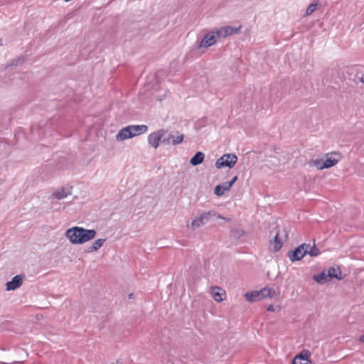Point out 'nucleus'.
<instances>
[{
  "instance_id": "f257e3e1",
  "label": "nucleus",
  "mask_w": 364,
  "mask_h": 364,
  "mask_svg": "<svg viewBox=\"0 0 364 364\" xmlns=\"http://www.w3.org/2000/svg\"><path fill=\"white\" fill-rule=\"evenodd\" d=\"M97 231L94 229H85L75 226L68 229L65 236L72 244L80 245L86 243L95 237Z\"/></svg>"
},
{
  "instance_id": "f03ea898",
  "label": "nucleus",
  "mask_w": 364,
  "mask_h": 364,
  "mask_svg": "<svg viewBox=\"0 0 364 364\" xmlns=\"http://www.w3.org/2000/svg\"><path fill=\"white\" fill-rule=\"evenodd\" d=\"M215 215L216 211L214 210L205 211L192 220L191 226L193 230L198 228L210 222Z\"/></svg>"
},
{
  "instance_id": "7ed1b4c3",
  "label": "nucleus",
  "mask_w": 364,
  "mask_h": 364,
  "mask_svg": "<svg viewBox=\"0 0 364 364\" xmlns=\"http://www.w3.org/2000/svg\"><path fill=\"white\" fill-rule=\"evenodd\" d=\"M237 161V157L234 154H225L220 157L215 162V166L218 168L222 167L232 168Z\"/></svg>"
},
{
  "instance_id": "20e7f679",
  "label": "nucleus",
  "mask_w": 364,
  "mask_h": 364,
  "mask_svg": "<svg viewBox=\"0 0 364 364\" xmlns=\"http://www.w3.org/2000/svg\"><path fill=\"white\" fill-rule=\"evenodd\" d=\"M306 248H309V244H301L294 250L288 252V257L291 262L301 259L306 255Z\"/></svg>"
},
{
  "instance_id": "39448f33",
  "label": "nucleus",
  "mask_w": 364,
  "mask_h": 364,
  "mask_svg": "<svg viewBox=\"0 0 364 364\" xmlns=\"http://www.w3.org/2000/svg\"><path fill=\"white\" fill-rule=\"evenodd\" d=\"M166 134H167V131L164 129H159L158 131L151 133L148 136L149 144L151 147L157 149L159 146L160 143H162V140L164 139V135Z\"/></svg>"
},
{
  "instance_id": "423d86ee",
  "label": "nucleus",
  "mask_w": 364,
  "mask_h": 364,
  "mask_svg": "<svg viewBox=\"0 0 364 364\" xmlns=\"http://www.w3.org/2000/svg\"><path fill=\"white\" fill-rule=\"evenodd\" d=\"M218 35L215 31L207 33L200 42V48H208L213 46L217 41Z\"/></svg>"
},
{
  "instance_id": "0eeeda50",
  "label": "nucleus",
  "mask_w": 364,
  "mask_h": 364,
  "mask_svg": "<svg viewBox=\"0 0 364 364\" xmlns=\"http://www.w3.org/2000/svg\"><path fill=\"white\" fill-rule=\"evenodd\" d=\"M241 29V26L237 28H235L232 26H223L220 28L215 30V32L218 35V38H225L227 36H231L234 33H237Z\"/></svg>"
},
{
  "instance_id": "6e6552de",
  "label": "nucleus",
  "mask_w": 364,
  "mask_h": 364,
  "mask_svg": "<svg viewBox=\"0 0 364 364\" xmlns=\"http://www.w3.org/2000/svg\"><path fill=\"white\" fill-rule=\"evenodd\" d=\"M183 134H177L176 136L171 134H166L164 135V139L162 140V144H173V145H178L181 144L183 141Z\"/></svg>"
},
{
  "instance_id": "1a4fd4ad",
  "label": "nucleus",
  "mask_w": 364,
  "mask_h": 364,
  "mask_svg": "<svg viewBox=\"0 0 364 364\" xmlns=\"http://www.w3.org/2000/svg\"><path fill=\"white\" fill-rule=\"evenodd\" d=\"M23 275H16L12 278V279L9 282H7L6 284V290L11 291L15 290L17 288L20 287L23 284Z\"/></svg>"
},
{
  "instance_id": "9d476101",
  "label": "nucleus",
  "mask_w": 364,
  "mask_h": 364,
  "mask_svg": "<svg viewBox=\"0 0 364 364\" xmlns=\"http://www.w3.org/2000/svg\"><path fill=\"white\" fill-rule=\"evenodd\" d=\"M310 353L308 350H302L299 355L293 359L291 364H309Z\"/></svg>"
},
{
  "instance_id": "9b49d317",
  "label": "nucleus",
  "mask_w": 364,
  "mask_h": 364,
  "mask_svg": "<svg viewBox=\"0 0 364 364\" xmlns=\"http://www.w3.org/2000/svg\"><path fill=\"white\" fill-rule=\"evenodd\" d=\"M131 138H133V134H132L129 126H127L122 128L116 135V139L119 141H122Z\"/></svg>"
},
{
  "instance_id": "f8f14e48",
  "label": "nucleus",
  "mask_w": 364,
  "mask_h": 364,
  "mask_svg": "<svg viewBox=\"0 0 364 364\" xmlns=\"http://www.w3.org/2000/svg\"><path fill=\"white\" fill-rule=\"evenodd\" d=\"M71 194L70 188H61L52 193L51 197L58 200L65 198Z\"/></svg>"
},
{
  "instance_id": "ddd939ff",
  "label": "nucleus",
  "mask_w": 364,
  "mask_h": 364,
  "mask_svg": "<svg viewBox=\"0 0 364 364\" xmlns=\"http://www.w3.org/2000/svg\"><path fill=\"white\" fill-rule=\"evenodd\" d=\"M211 295L215 301L220 302L224 299L225 291L218 287H213L211 289Z\"/></svg>"
},
{
  "instance_id": "4468645a",
  "label": "nucleus",
  "mask_w": 364,
  "mask_h": 364,
  "mask_svg": "<svg viewBox=\"0 0 364 364\" xmlns=\"http://www.w3.org/2000/svg\"><path fill=\"white\" fill-rule=\"evenodd\" d=\"M133 134V137L144 134L148 131V127L144 124L129 125Z\"/></svg>"
},
{
  "instance_id": "2eb2a0df",
  "label": "nucleus",
  "mask_w": 364,
  "mask_h": 364,
  "mask_svg": "<svg viewBox=\"0 0 364 364\" xmlns=\"http://www.w3.org/2000/svg\"><path fill=\"white\" fill-rule=\"evenodd\" d=\"M205 159V154L202 151H198L196 154L191 159L190 163L191 165L196 166L203 163Z\"/></svg>"
},
{
  "instance_id": "dca6fc26",
  "label": "nucleus",
  "mask_w": 364,
  "mask_h": 364,
  "mask_svg": "<svg viewBox=\"0 0 364 364\" xmlns=\"http://www.w3.org/2000/svg\"><path fill=\"white\" fill-rule=\"evenodd\" d=\"M106 239L105 238H100L96 240L92 245L88 247L87 250V252H92L98 250L100 248L102 247L104 243L105 242Z\"/></svg>"
},
{
  "instance_id": "f3484780",
  "label": "nucleus",
  "mask_w": 364,
  "mask_h": 364,
  "mask_svg": "<svg viewBox=\"0 0 364 364\" xmlns=\"http://www.w3.org/2000/svg\"><path fill=\"white\" fill-rule=\"evenodd\" d=\"M231 188L227 183L217 185L214 188V193L218 196H223L225 191H228Z\"/></svg>"
},
{
  "instance_id": "a211bd4d",
  "label": "nucleus",
  "mask_w": 364,
  "mask_h": 364,
  "mask_svg": "<svg viewBox=\"0 0 364 364\" xmlns=\"http://www.w3.org/2000/svg\"><path fill=\"white\" fill-rule=\"evenodd\" d=\"M326 271H323L320 274L314 276L313 279L318 284H323L330 281L328 277L326 275Z\"/></svg>"
},
{
  "instance_id": "6ab92c4d",
  "label": "nucleus",
  "mask_w": 364,
  "mask_h": 364,
  "mask_svg": "<svg viewBox=\"0 0 364 364\" xmlns=\"http://www.w3.org/2000/svg\"><path fill=\"white\" fill-rule=\"evenodd\" d=\"M270 250L274 252H278L282 247V242L279 240V234L277 233L274 237V240L270 242Z\"/></svg>"
},
{
  "instance_id": "aec40b11",
  "label": "nucleus",
  "mask_w": 364,
  "mask_h": 364,
  "mask_svg": "<svg viewBox=\"0 0 364 364\" xmlns=\"http://www.w3.org/2000/svg\"><path fill=\"white\" fill-rule=\"evenodd\" d=\"M326 273L330 280L333 278L341 279V271L339 268L330 267L326 271Z\"/></svg>"
},
{
  "instance_id": "412c9836",
  "label": "nucleus",
  "mask_w": 364,
  "mask_h": 364,
  "mask_svg": "<svg viewBox=\"0 0 364 364\" xmlns=\"http://www.w3.org/2000/svg\"><path fill=\"white\" fill-rule=\"evenodd\" d=\"M245 297L249 302H255L259 300L257 291L246 292L245 294Z\"/></svg>"
},
{
  "instance_id": "4be33fe9",
  "label": "nucleus",
  "mask_w": 364,
  "mask_h": 364,
  "mask_svg": "<svg viewBox=\"0 0 364 364\" xmlns=\"http://www.w3.org/2000/svg\"><path fill=\"white\" fill-rule=\"evenodd\" d=\"M258 295L259 297V300L267 298L271 296L272 290L269 288L264 287L259 291H257Z\"/></svg>"
},
{
  "instance_id": "5701e85b",
  "label": "nucleus",
  "mask_w": 364,
  "mask_h": 364,
  "mask_svg": "<svg viewBox=\"0 0 364 364\" xmlns=\"http://www.w3.org/2000/svg\"><path fill=\"white\" fill-rule=\"evenodd\" d=\"M306 255H310L311 257H316L320 255L319 250L316 247L315 245L311 246L309 245V248H306Z\"/></svg>"
},
{
  "instance_id": "b1692460",
  "label": "nucleus",
  "mask_w": 364,
  "mask_h": 364,
  "mask_svg": "<svg viewBox=\"0 0 364 364\" xmlns=\"http://www.w3.org/2000/svg\"><path fill=\"white\" fill-rule=\"evenodd\" d=\"M319 5L320 4L317 2L311 3L306 9V16H309L313 14L317 9Z\"/></svg>"
},
{
  "instance_id": "393cba45",
  "label": "nucleus",
  "mask_w": 364,
  "mask_h": 364,
  "mask_svg": "<svg viewBox=\"0 0 364 364\" xmlns=\"http://www.w3.org/2000/svg\"><path fill=\"white\" fill-rule=\"evenodd\" d=\"M338 163V160L335 159H332L331 157H328L324 160V165L323 166H326V168H331L336 165Z\"/></svg>"
},
{
  "instance_id": "a878e982",
  "label": "nucleus",
  "mask_w": 364,
  "mask_h": 364,
  "mask_svg": "<svg viewBox=\"0 0 364 364\" xmlns=\"http://www.w3.org/2000/svg\"><path fill=\"white\" fill-rule=\"evenodd\" d=\"M313 164L318 169L326 168V166H323V165H324L323 159H316L313 161Z\"/></svg>"
},
{
  "instance_id": "bb28decb",
  "label": "nucleus",
  "mask_w": 364,
  "mask_h": 364,
  "mask_svg": "<svg viewBox=\"0 0 364 364\" xmlns=\"http://www.w3.org/2000/svg\"><path fill=\"white\" fill-rule=\"evenodd\" d=\"M24 61V58H18L17 59L14 60L11 65H8L6 67V69H8L11 66H18V65L21 64Z\"/></svg>"
},
{
  "instance_id": "cd10ccee",
  "label": "nucleus",
  "mask_w": 364,
  "mask_h": 364,
  "mask_svg": "<svg viewBox=\"0 0 364 364\" xmlns=\"http://www.w3.org/2000/svg\"><path fill=\"white\" fill-rule=\"evenodd\" d=\"M215 218L225 220L227 222H229L230 220V218L224 217V216L221 215L220 214L218 213L217 212H216V215L215 216Z\"/></svg>"
},
{
  "instance_id": "c85d7f7f",
  "label": "nucleus",
  "mask_w": 364,
  "mask_h": 364,
  "mask_svg": "<svg viewBox=\"0 0 364 364\" xmlns=\"http://www.w3.org/2000/svg\"><path fill=\"white\" fill-rule=\"evenodd\" d=\"M237 180V176H235V177L232 178V179L228 182H227V183L228 184V186L231 188L232 186V185L234 184V183Z\"/></svg>"
},
{
  "instance_id": "c756f323",
  "label": "nucleus",
  "mask_w": 364,
  "mask_h": 364,
  "mask_svg": "<svg viewBox=\"0 0 364 364\" xmlns=\"http://www.w3.org/2000/svg\"><path fill=\"white\" fill-rule=\"evenodd\" d=\"M267 311L272 312L275 311V307L273 305H269L267 308Z\"/></svg>"
},
{
  "instance_id": "7c9ffc66",
  "label": "nucleus",
  "mask_w": 364,
  "mask_h": 364,
  "mask_svg": "<svg viewBox=\"0 0 364 364\" xmlns=\"http://www.w3.org/2000/svg\"><path fill=\"white\" fill-rule=\"evenodd\" d=\"M359 341L362 343H364V335H362L359 337Z\"/></svg>"
},
{
  "instance_id": "2f4dec72",
  "label": "nucleus",
  "mask_w": 364,
  "mask_h": 364,
  "mask_svg": "<svg viewBox=\"0 0 364 364\" xmlns=\"http://www.w3.org/2000/svg\"><path fill=\"white\" fill-rule=\"evenodd\" d=\"M360 81L364 84V75H362Z\"/></svg>"
},
{
  "instance_id": "473e14b6",
  "label": "nucleus",
  "mask_w": 364,
  "mask_h": 364,
  "mask_svg": "<svg viewBox=\"0 0 364 364\" xmlns=\"http://www.w3.org/2000/svg\"><path fill=\"white\" fill-rule=\"evenodd\" d=\"M282 93H280L279 96H277V99H274V101H276L277 99H279V98L282 97Z\"/></svg>"
},
{
  "instance_id": "72a5a7b5",
  "label": "nucleus",
  "mask_w": 364,
  "mask_h": 364,
  "mask_svg": "<svg viewBox=\"0 0 364 364\" xmlns=\"http://www.w3.org/2000/svg\"><path fill=\"white\" fill-rule=\"evenodd\" d=\"M132 296H133V294H130L129 295V297L130 299H132Z\"/></svg>"
},
{
  "instance_id": "f704fd0d",
  "label": "nucleus",
  "mask_w": 364,
  "mask_h": 364,
  "mask_svg": "<svg viewBox=\"0 0 364 364\" xmlns=\"http://www.w3.org/2000/svg\"><path fill=\"white\" fill-rule=\"evenodd\" d=\"M2 43H1V40L0 39V46H1Z\"/></svg>"
}]
</instances>
